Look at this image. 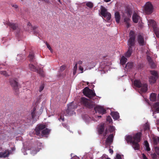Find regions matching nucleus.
<instances>
[{
  "mask_svg": "<svg viewBox=\"0 0 159 159\" xmlns=\"http://www.w3.org/2000/svg\"><path fill=\"white\" fill-rule=\"evenodd\" d=\"M46 127V126L45 125L40 124L38 125L35 129L36 134L39 136L48 134L50 132V130L48 128L45 129Z\"/></svg>",
  "mask_w": 159,
  "mask_h": 159,
  "instance_id": "obj_1",
  "label": "nucleus"
},
{
  "mask_svg": "<svg viewBox=\"0 0 159 159\" xmlns=\"http://www.w3.org/2000/svg\"><path fill=\"white\" fill-rule=\"evenodd\" d=\"M141 133L139 132L134 136V141L132 143V146L135 150H139L140 149V146L139 143L141 140Z\"/></svg>",
  "mask_w": 159,
  "mask_h": 159,
  "instance_id": "obj_2",
  "label": "nucleus"
},
{
  "mask_svg": "<svg viewBox=\"0 0 159 159\" xmlns=\"http://www.w3.org/2000/svg\"><path fill=\"white\" fill-rule=\"evenodd\" d=\"M80 103L82 105L89 108H93L94 105L93 102L84 97L81 98Z\"/></svg>",
  "mask_w": 159,
  "mask_h": 159,
  "instance_id": "obj_3",
  "label": "nucleus"
},
{
  "mask_svg": "<svg viewBox=\"0 0 159 159\" xmlns=\"http://www.w3.org/2000/svg\"><path fill=\"white\" fill-rule=\"evenodd\" d=\"M100 15L105 18H106V20L109 22L111 18V15L110 13L108 12L105 7L101 6V8Z\"/></svg>",
  "mask_w": 159,
  "mask_h": 159,
  "instance_id": "obj_4",
  "label": "nucleus"
},
{
  "mask_svg": "<svg viewBox=\"0 0 159 159\" xmlns=\"http://www.w3.org/2000/svg\"><path fill=\"white\" fill-rule=\"evenodd\" d=\"M84 94L88 98H92L96 96L93 91L90 89L88 87H86L83 90Z\"/></svg>",
  "mask_w": 159,
  "mask_h": 159,
  "instance_id": "obj_5",
  "label": "nucleus"
},
{
  "mask_svg": "<svg viewBox=\"0 0 159 159\" xmlns=\"http://www.w3.org/2000/svg\"><path fill=\"white\" fill-rule=\"evenodd\" d=\"M153 7L152 3L148 2L145 5L144 11L147 14H150L153 12Z\"/></svg>",
  "mask_w": 159,
  "mask_h": 159,
  "instance_id": "obj_6",
  "label": "nucleus"
},
{
  "mask_svg": "<svg viewBox=\"0 0 159 159\" xmlns=\"http://www.w3.org/2000/svg\"><path fill=\"white\" fill-rule=\"evenodd\" d=\"M150 72L152 75L149 77V81L150 84H153L156 82L158 78V74L155 70H151Z\"/></svg>",
  "mask_w": 159,
  "mask_h": 159,
  "instance_id": "obj_7",
  "label": "nucleus"
},
{
  "mask_svg": "<svg viewBox=\"0 0 159 159\" xmlns=\"http://www.w3.org/2000/svg\"><path fill=\"white\" fill-rule=\"evenodd\" d=\"M149 23L153 29L156 36L158 38H159V29L157 27L156 22L153 20H149Z\"/></svg>",
  "mask_w": 159,
  "mask_h": 159,
  "instance_id": "obj_8",
  "label": "nucleus"
},
{
  "mask_svg": "<svg viewBox=\"0 0 159 159\" xmlns=\"http://www.w3.org/2000/svg\"><path fill=\"white\" fill-rule=\"evenodd\" d=\"M104 129V124H103L99 125L98 131L99 134H103V137L105 138L107 135L109 134V132L107 128L105 131Z\"/></svg>",
  "mask_w": 159,
  "mask_h": 159,
  "instance_id": "obj_9",
  "label": "nucleus"
},
{
  "mask_svg": "<svg viewBox=\"0 0 159 159\" xmlns=\"http://www.w3.org/2000/svg\"><path fill=\"white\" fill-rule=\"evenodd\" d=\"M137 41L140 46H143L146 44V42L144 39V37L141 34H139L138 35Z\"/></svg>",
  "mask_w": 159,
  "mask_h": 159,
  "instance_id": "obj_10",
  "label": "nucleus"
},
{
  "mask_svg": "<svg viewBox=\"0 0 159 159\" xmlns=\"http://www.w3.org/2000/svg\"><path fill=\"white\" fill-rule=\"evenodd\" d=\"M77 107V105H75L73 102L71 103L70 104L68 105L67 109L66 111L67 114V115H70L71 112L73 111V110L76 108Z\"/></svg>",
  "mask_w": 159,
  "mask_h": 159,
  "instance_id": "obj_11",
  "label": "nucleus"
},
{
  "mask_svg": "<svg viewBox=\"0 0 159 159\" xmlns=\"http://www.w3.org/2000/svg\"><path fill=\"white\" fill-rule=\"evenodd\" d=\"M94 110L96 112L103 115L106 113V110L102 107L97 106L94 108Z\"/></svg>",
  "mask_w": 159,
  "mask_h": 159,
  "instance_id": "obj_12",
  "label": "nucleus"
},
{
  "mask_svg": "<svg viewBox=\"0 0 159 159\" xmlns=\"http://www.w3.org/2000/svg\"><path fill=\"white\" fill-rule=\"evenodd\" d=\"M10 84L14 90L16 92L18 91V85L17 82L14 79H11L10 81Z\"/></svg>",
  "mask_w": 159,
  "mask_h": 159,
  "instance_id": "obj_13",
  "label": "nucleus"
},
{
  "mask_svg": "<svg viewBox=\"0 0 159 159\" xmlns=\"http://www.w3.org/2000/svg\"><path fill=\"white\" fill-rule=\"evenodd\" d=\"M113 138L114 135L113 134L109 135L106 140V144L109 145H111L113 142Z\"/></svg>",
  "mask_w": 159,
  "mask_h": 159,
  "instance_id": "obj_14",
  "label": "nucleus"
},
{
  "mask_svg": "<svg viewBox=\"0 0 159 159\" xmlns=\"http://www.w3.org/2000/svg\"><path fill=\"white\" fill-rule=\"evenodd\" d=\"M135 45V39H129L128 42V48H133V47Z\"/></svg>",
  "mask_w": 159,
  "mask_h": 159,
  "instance_id": "obj_15",
  "label": "nucleus"
},
{
  "mask_svg": "<svg viewBox=\"0 0 159 159\" xmlns=\"http://www.w3.org/2000/svg\"><path fill=\"white\" fill-rule=\"evenodd\" d=\"M10 152L8 150H6L4 152H0V158H6L9 156Z\"/></svg>",
  "mask_w": 159,
  "mask_h": 159,
  "instance_id": "obj_16",
  "label": "nucleus"
},
{
  "mask_svg": "<svg viewBox=\"0 0 159 159\" xmlns=\"http://www.w3.org/2000/svg\"><path fill=\"white\" fill-rule=\"evenodd\" d=\"M140 16L136 13H134L132 16V19L133 21L135 23H137L140 19Z\"/></svg>",
  "mask_w": 159,
  "mask_h": 159,
  "instance_id": "obj_17",
  "label": "nucleus"
},
{
  "mask_svg": "<svg viewBox=\"0 0 159 159\" xmlns=\"http://www.w3.org/2000/svg\"><path fill=\"white\" fill-rule=\"evenodd\" d=\"M111 115L114 119L117 120L119 118V114L117 112H111Z\"/></svg>",
  "mask_w": 159,
  "mask_h": 159,
  "instance_id": "obj_18",
  "label": "nucleus"
},
{
  "mask_svg": "<svg viewBox=\"0 0 159 159\" xmlns=\"http://www.w3.org/2000/svg\"><path fill=\"white\" fill-rule=\"evenodd\" d=\"M133 48H128V50L125 53V56L127 57H130L133 52Z\"/></svg>",
  "mask_w": 159,
  "mask_h": 159,
  "instance_id": "obj_19",
  "label": "nucleus"
},
{
  "mask_svg": "<svg viewBox=\"0 0 159 159\" xmlns=\"http://www.w3.org/2000/svg\"><path fill=\"white\" fill-rule=\"evenodd\" d=\"M141 88L140 91L142 92H146L148 90V85L146 84H142Z\"/></svg>",
  "mask_w": 159,
  "mask_h": 159,
  "instance_id": "obj_20",
  "label": "nucleus"
},
{
  "mask_svg": "<svg viewBox=\"0 0 159 159\" xmlns=\"http://www.w3.org/2000/svg\"><path fill=\"white\" fill-rule=\"evenodd\" d=\"M28 58L31 62H34L35 59L34 53L33 52H30L28 56Z\"/></svg>",
  "mask_w": 159,
  "mask_h": 159,
  "instance_id": "obj_21",
  "label": "nucleus"
},
{
  "mask_svg": "<svg viewBox=\"0 0 159 159\" xmlns=\"http://www.w3.org/2000/svg\"><path fill=\"white\" fill-rule=\"evenodd\" d=\"M115 17L117 23H119L120 20V15L119 12L117 11L115 13Z\"/></svg>",
  "mask_w": 159,
  "mask_h": 159,
  "instance_id": "obj_22",
  "label": "nucleus"
},
{
  "mask_svg": "<svg viewBox=\"0 0 159 159\" xmlns=\"http://www.w3.org/2000/svg\"><path fill=\"white\" fill-rule=\"evenodd\" d=\"M134 85L138 88H140L142 84L140 80H134Z\"/></svg>",
  "mask_w": 159,
  "mask_h": 159,
  "instance_id": "obj_23",
  "label": "nucleus"
},
{
  "mask_svg": "<svg viewBox=\"0 0 159 159\" xmlns=\"http://www.w3.org/2000/svg\"><path fill=\"white\" fill-rule=\"evenodd\" d=\"M157 94L156 93H152L150 95V99L151 101L154 102L156 100Z\"/></svg>",
  "mask_w": 159,
  "mask_h": 159,
  "instance_id": "obj_24",
  "label": "nucleus"
},
{
  "mask_svg": "<svg viewBox=\"0 0 159 159\" xmlns=\"http://www.w3.org/2000/svg\"><path fill=\"white\" fill-rule=\"evenodd\" d=\"M125 139L127 143L130 142L132 143L134 141V137H132V136L130 135L126 136Z\"/></svg>",
  "mask_w": 159,
  "mask_h": 159,
  "instance_id": "obj_25",
  "label": "nucleus"
},
{
  "mask_svg": "<svg viewBox=\"0 0 159 159\" xmlns=\"http://www.w3.org/2000/svg\"><path fill=\"white\" fill-rule=\"evenodd\" d=\"M152 140L153 142V143L155 145H157L158 143L159 137L157 136H154L152 138Z\"/></svg>",
  "mask_w": 159,
  "mask_h": 159,
  "instance_id": "obj_26",
  "label": "nucleus"
},
{
  "mask_svg": "<svg viewBox=\"0 0 159 159\" xmlns=\"http://www.w3.org/2000/svg\"><path fill=\"white\" fill-rule=\"evenodd\" d=\"M32 118L33 119H34L35 117L36 116V108L34 107L31 111Z\"/></svg>",
  "mask_w": 159,
  "mask_h": 159,
  "instance_id": "obj_27",
  "label": "nucleus"
},
{
  "mask_svg": "<svg viewBox=\"0 0 159 159\" xmlns=\"http://www.w3.org/2000/svg\"><path fill=\"white\" fill-rule=\"evenodd\" d=\"M135 33L134 31L131 30L129 33V39H135Z\"/></svg>",
  "mask_w": 159,
  "mask_h": 159,
  "instance_id": "obj_28",
  "label": "nucleus"
},
{
  "mask_svg": "<svg viewBox=\"0 0 159 159\" xmlns=\"http://www.w3.org/2000/svg\"><path fill=\"white\" fill-rule=\"evenodd\" d=\"M153 107L155 108L156 111L159 113V102H157L154 104Z\"/></svg>",
  "mask_w": 159,
  "mask_h": 159,
  "instance_id": "obj_29",
  "label": "nucleus"
},
{
  "mask_svg": "<svg viewBox=\"0 0 159 159\" xmlns=\"http://www.w3.org/2000/svg\"><path fill=\"white\" fill-rule=\"evenodd\" d=\"M127 59L124 56H123L120 60V63L121 64L124 65L127 61Z\"/></svg>",
  "mask_w": 159,
  "mask_h": 159,
  "instance_id": "obj_30",
  "label": "nucleus"
},
{
  "mask_svg": "<svg viewBox=\"0 0 159 159\" xmlns=\"http://www.w3.org/2000/svg\"><path fill=\"white\" fill-rule=\"evenodd\" d=\"M144 146L146 147V149L147 151H149L151 149L149 147V145L148 141L147 140L145 141L144 142Z\"/></svg>",
  "mask_w": 159,
  "mask_h": 159,
  "instance_id": "obj_31",
  "label": "nucleus"
},
{
  "mask_svg": "<svg viewBox=\"0 0 159 159\" xmlns=\"http://www.w3.org/2000/svg\"><path fill=\"white\" fill-rule=\"evenodd\" d=\"M133 66V63L131 62H128L125 65V67L126 69H128L132 68Z\"/></svg>",
  "mask_w": 159,
  "mask_h": 159,
  "instance_id": "obj_32",
  "label": "nucleus"
},
{
  "mask_svg": "<svg viewBox=\"0 0 159 159\" xmlns=\"http://www.w3.org/2000/svg\"><path fill=\"white\" fill-rule=\"evenodd\" d=\"M8 24V25L9 26H10L11 28H12L13 30H16L17 27V26L14 23H12L10 22H9Z\"/></svg>",
  "mask_w": 159,
  "mask_h": 159,
  "instance_id": "obj_33",
  "label": "nucleus"
},
{
  "mask_svg": "<svg viewBox=\"0 0 159 159\" xmlns=\"http://www.w3.org/2000/svg\"><path fill=\"white\" fill-rule=\"evenodd\" d=\"M37 73L39 74L42 77H44V72L41 69H39L38 70H37Z\"/></svg>",
  "mask_w": 159,
  "mask_h": 159,
  "instance_id": "obj_34",
  "label": "nucleus"
},
{
  "mask_svg": "<svg viewBox=\"0 0 159 159\" xmlns=\"http://www.w3.org/2000/svg\"><path fill=\"white\" fill-rule=\"evenodd\" d=\"M29 67L31 70L36 71L37 70V69L35 66L32 64H30L29 65Z\"/></svg>",
  "mask_w": 159,
  "mask_h": 159,
  "instance_id": "obj_35",
  "label": "nucleus"
},
{
  "mask_svg": "<svg viewBox=\"0 0 159 159\" xmlns=\"http://www.w3.org/2000/svg\"><path fill=\"white\" fill-rule=\"evenodd\" d=\"M126 13L128 16H129V17H131V16L132 13V11L131 10L127 8L126 10Z\"/></svg>",
  "mask_w": 159,
  "mask_h": 159,
  "instance_id": "obj_36",
  "label": "nucleus"
},
{
  "mask_svg": "<svg viewBox=\"0 0 159 159\" xmlns=\"http://www.w3.org/2000/svg\"><path fill=\"white\" fill-rule=\"evenodd\" d=\"M108 132L109 131L111 133L113 132L115 130V129L114 126H113L110 125L108 128Z\"/></svg>",
  "mask_w": 159,
  "mask_h": 159,
  "instance_id": "obj_37",
  "label": "nucleus"
},
{
  "mask_svg": "<svg viewBox=\"0 0 159 159\" xmlns=\"http://www.w3.org/2000/svg\"><path fill=\"white\" fill-rule=\"evenodd\" d=\"M86 6L90 8H92L93 6V3L91 2H88L86 3Z\"/></svg>",
  "mask_w": 159,
  "mask_h": 159,
  "instance_id": "obj_38",
  "label": "nucleus"
},
{
  "mask_svg": "<svg viewBox=\"0 0 159 159\" xmlns=\"http://www.w3.org/2000/svg\"><path fill=\"white\" fill-rule=\"evenodd\" d=\"M66 71H65L62 73H60L58 75V76L59 77H61L62 78H64L66 74Z\"/></svg>",
  "mask_w": 159,
  "mask_h": 159,
  "instance_id": "obj_39",
  "label": "nucleus"
},
{
  "mask_svg": "<svg viewBox=\"0 0 159 159\" xmlns=\"http://www.w3.org/2000/svg\"><path fill=\"white\" fill-rule=\"evenodd\" d=\"M77 68V64L76 63L75 64L73 68V74L75 75L76 73V70Z\"/></svg>",
  "mask_w": 159,
  "mask_h": 159,
  "instance_id": "obj_40",
  "label": "nucleus"
},
{
  "mask_svg": "<svg viewBox=\"0 0 159 159\" xmlns=\"http://www.w3.org/2000/svg\"><path fill=\"white\" fill-rule=\"evenodd\" d=\"M149 65L151 67H152V68H154L156 66L155 64V63L153 61H152L151 62H149Z\"/></svg>",
  "mask_w": 159,
  "mask_h": 159,
  "instance_id": "obj_41",
  "label": "nucleus"
},
{
  "mask_svg": "<svg viewBox=\"0 0 159 159\" xmlns=\"http://www.w3.org/2000/svg\"><path fill=\"white\" fill-rule=\"evenodd\" d=\"M0 74L5 76H8V75L7 74V72L5 71H0Z\"/></svg>",
  "mask_w": 159,
  "mask_h": 159,
  "instance_id": "obj_42",
  "label": "nucleus"
},
{
  "mask_svg": "<svg viewBox=\"0 0 159 159\" xmlns=\"http://www.w3.org/2000/svg\"><path fill=\"white\" fill-rule=\"evenodd\" d=\"M129 17V16H128V17H125L124 19V22H125V23L129 22V21L130 20Z\"/></svg>",
  "mask_w": 159,
  "mask_h": 159,
  "instance_id": "obj_43",
  "label": "nucleus"
},
{
  "mask_svg": "<svg viewBox=\"0 0 159 159\" xmlns=\"http://www.w3.org/2000/svg\"><path fill=\"white\" fill-rule=\"evenodd\" d=\"M46 44L47 46V47L48 48V49L50 50V52L51 53L53 52V50L51 48V47L50 46V45L47 43V42H46Z\"/></svg>",
  "mask_w": 159,
  "mask_h": 159,
  "instance_id": "obj_44",
  "label": "nucleus"
},
{
  "mask_svg": "<svg viewBox=\"0 0 159 159\" xmlns=\"http://www.w3.org/2000/svg\"><path fill=\"white\" fill-rule=\"evenodd\" d=\"M157 154L155 153L152 154L151 155V157L153 159H156L157 157Z\"/></svg>",
  "mask_w": 159,
  "mask_h": 159,
  "instance_id": "obj_45",
  "label": "nucleus"
},
{
  "mask_svg": "<svg viewBox=\"0 0 159 159\" xmlns=\"http://www.w3.org/2000/svg\"><path fill=\"white\" fill-rule=\"evenodd\" d=\"M66 68V66H65L62 65L60 67L59 72H62L63 71L65 70Z\"/></svg>",
  "mask_w": 159,
  "mask_h": 159,
  "instance_id": "obj_46",
  "label": "nucleus"
},
{
  "mask_svg": "<svg viewBox=\"0 0 159 159\" xmlns=\"http://www.w3.org/2000/svg\"><path fill=\"white\" fill-rule=\"evenodd\" d=\"M107 120L108 121L109 123H111L112 121V119L110 116H108L107 117Z\"/></svg>",
  "mask_w": 159,
  "mask_h": 159,
  "instance_id": "obj_47",
  "label": "nucleus"
},
{
  "mask_svg": "<svg viewBox=\"0 0 159 159\" xmlns=\"http://www.w3.org/2000/svg\"><path fill=\"white\" fill-rule=\"evenodd\" d=\"M155 151L156 153L158 155H159V147H155Z\"/></svg>",
  "mask_w": 159,
  "mask_h": 159,
  "instance_id": "obj_48",
  "label": "nucleus"
},
{
  "mask_svg": "<svg viewBox=\"0 0 159 159\" xmlns=\"http://www.w3.org/2000/svg\"><path fill=\"white\" fill-rule=\"evenodd\" d=\"M44 87V86L43 84L41 85L39 87V92H41L43 89Z\"/></svg>",
  "mask_w": 159,
  "mask_h": 159,
  "instance_id": "obj_49",
  "label": "nucleus"
},
{
  "mask_svg": "<svg viewBox=\"0 0 159 159\" xmlns=\"http://www.w3.org/2000/svg\"><path fill=\"white\" fill-rule=\"evenodd\" d=\"M147 58L148 61L149 62H149H151V61H153L152 60L151 57L149 56H147Z\"/></svg>",
  "mask_w": 159,
  "mask_h": 159,
  "instance_id": "obj_50",
  "label": "nucleus"
},
{
  "mask_svg": "<svg viewBox=\"0 0 159 159\" xmlns=\"http://www.w3.org/2000/svg\"><path fill=\"white\" fill-rule=\"evenodd\" d=\"M59 120L60 121L61 120L62 121H64V118L63 116H62L61 115L60 116Z\"/></svg>",
  "mask_w": 159,
  "mask_h": 159,
  "instance_id": "obj_51",
  "label": "nucleus"
},
{
  "mask_svg": "<svg viewBox=\"0 0 159 159\" xmlns=\"http://www.w3.org/2000/svg\"><path fill=\"white\" fill-rule=\"evenodd\" d=\"M121 155L119 154H117L116 157V159H121Z\"/></svg>",
  "mask_w": 159,
  "mask_h": 159,
  "instance_id": "obj_52",
  "label": "nucleus"
},
{
  "mask_svg": "<svg viewBox=\"0 0 159 159\" xmlns=\"http://www.w3.org/2000/svg\"><path fill=\"white\" fill-rule=\"evenodd\" d=\"M79 70L81 71V73H82L83 72V68L81 66H80L79 67Z\"/></svg>",
  "mask_w": 159,
  "mask_h": 159,
  "instance_id": "obj_53",
  "label": "nucleus"
},
{
  "mask_svg": "<svg viewBox=\"0 0 159 159\" xmlns=\"http://www.w3.org/2000/svg\"><path fill=\"white\" fill-rule=\"evenodd\" d=\"M62 125L64 127H65L67 129L68 126V125H66V124H64V123H62Z\"/></svg>",
  "mask_w": 159,
  "mask_h": 159,
  "instance_id": "obj_54",
  "label": "nucleus"
},
{
  "mask_svg": "<svg viewBox=\"0 0 159 159\" xmlns=\"http://www.w3.org/2000/svg\"><path fill=\"white\" fill-rule=\"evenodd\" d=\"M143 159H148L146 155L144 154H143Z\"/></svg>",
  "mask_w": 159,
  "mask_h": 159,
  "instance_id": "obj_55",
  "label": "nucleus"
},
{
  "mask_svg": "<svg viewBox=\"0 0 159 159\" xmlns=\"http://www.w3.org/2000/svg\"><path fill=\"white\" fill-rule=\"evenodd\" d=\"M125 24L127 28H128L130 27V24L129 22L126 23Z\"/></svg>",
  "mask_w": 159,
  "mask_h": 159,
  "instance_id": "obj_56",
  "label": "nucleus"
},
{
  "mask_svg": "<svg viewBox=\"0 0 159 159\" xmlns=\"http://www.w3.org/2000/svg\"><path fill=\"white\" fill-rule=\"evenodd\" d=\"M109 151L110 153L111 154H112L113 152V150L111 148H110L109 149Z\"/></svg>",
  "mask_w": 159,
  "mask_h": 159,
  "instance_id": "obj_57",
  "label": "nucleus"
},
{
  "mask_svg": "<svg viewBox=\"0 0 159 159\" xmlns=\"http://www.w3.org/2000/svg\"><path fill=\"white\" fill-rule=\"evenodd\" d=\"M12 6L13 7L16 9L18 8V6L16 5H12Z\"/></svg>",
  "mask_w": 159,
  "mask_h": 159,
  "instance_id": "obj_58",
  "label": "nucleus"
},
{
  "mask_svg": "<svg viewBox=\"0 0 159 159\" xmlns=\"http://www.w3.org/2000/svg\"><path fill=\"white\" fill-rule=\"evenodd\" d=\"M37 27L36 26H34L33 28V29L34 30V33L36 32H35V29L37 28Z\"/></svg>",
  "mask_w": 159,
  "mask_h": 159,
  "instance_id": "obj_59",
  "label": "nucleus"
},
{
  "mask_svg": "<svg viewBox=\"0 0 159 159\" xmlns=\"http://www.w3.org/2000/svg\"><path fill=\"white\" fill-rule=\"evenodd\" d=\"M82 61H79L78 62V63L79 64L81 65L82 63Z\"/></svg>",
  "mask_w": 159,
  "mask_h": 159,
  "instance_id": "obj_60",
  "label": "nucleus"
},
{
  "mask_svg": "<svg viewBox=\"0 0 159 159\" xmlns=\"http://www.w3.org/2000/svg\"><path fill=\"white\" fill-rule=\"evenodd\" d=\"M145 129H147V130L149 129V126L148 125L146 126L145 127Z\"/></svg>",
  "mask_w": 159,
  "mask_h": 159,
  "instance_id": "obj_61",
  "label": "nucleus"
},
{
  "mask_svg": "<svg viewBox=\"0 0 159 159\" xmlns=\"http://www.w3.org/2000/svg\"><path fill=\"white\" fill-rule=\"evenodd\" d=\"M31 24L30 22H28L27 23V25L28 26H31Z\"/></svg>",
  "mask_w": 159,
  "mask_h": 159,
  "instance_id": "obj_62",
  "label": "nucleus"
},
{
  "mask_svg": "<svg viewBox=\"0 0 159 159\" xmlns=\"http://www.w3.org/2000/svg\"><path fill=\"white\" fill-rule=\"evenodd\" d=\"M106 2H108L111 1V0H104Z\"/></svg>",
  "mask_w": 159,
  "mask_h": 159,
  "instance_id": "obj_63",
  "label": "nucleus"
},
{
  "mask_svg": "<svg viewBox=\"0 0 159 159\" xmlns=\"http://www.w3.org/2000/svg\"><path fill=\"white\" fill-rule=\"evenodd\" d=\"M157 100L159 101V94H158L157 96Z\"/></svg>",
  "mask_w": 159,
  "mask_h": 159,
  "instance_id": "obj_64",
  "label": "nucleus"
}]
</instances>
